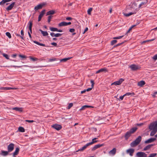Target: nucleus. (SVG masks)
Instances as JSON below:
<instances>
[{"instance_id": "4", "label": "nucleus", "mask_w": 157, "mask_h": 157, "mask_svg": "<svg viewBox=\"0 0 157 157\" xmlns=\"http://www.w3.org/2000/svg\"><path fill=\"white\" fill-rule=\"evenodd\" d=\"M14 144L13 143H10L7 147L8 151L9 152L12 151L14 148Z\"/></svg>"}, {"instance_id": "35", "label": "nucleus", "mask_w": 157, "mask_h": 157, "mask_svg": "<svg viewBox=\"0 0 157 157\" xmlns=\"http://www.w3.org/2000/svg\"><path fill=\"white\" fill-rule=\"evenodd\" d=\"M58 60V59L56 58H52V59H48V62H52V61H56V60Z\"/></svg>"}, {"instance_id": "50", "label": "nucleus", "mask_w": 157, "mask_h": 157, "mask_svg": "<svg viewBox=\"0 0 157 157\" xmlns=\"http://www.w3.org/2000/svg\"><path fill=\"white\" fill-rule=\"evenodd\" d=\"M90 82H91V83L92 84L91 86L92 87V88H93L94 86V81L93 80L91 79L90 80Z\"/></svg>"}, {"instance_id": "3", "label": "nucleus", "mask_w": 157, "mask_h": 157, "mask_svg": "<svg viewBox=\"0 0 157 157\" xmlns=\"http://www.w3.org/2000/svg\"><path fill=\"white\" fill-rule=\"evenodd\" d=\"M129 67L133 71H135L139 70L141 67H138L137 65L134 64L131 65Z\"/></svg>"}, {"instance_id": "7", "label": "nucleus", "mask_w": 157, "mask_h": 157, "mask_svg": "<svg viewBox=\"0 0 157 157\" xmlns=\"http://www.w3.org/2000/svg\"><path fill=\"white\" fill-rule=\"evenodd\" d=\"M52 127L57 130H59L62 128V126L59 124H54L52 126Z\"/></svg>"}, {"instance_id": "24", "label": "nucleus", "mask_w": 157, "mask_h": 157, "mask_svg": "<svg viewBox=\"0 0 157 157\" xmlns=\"http://www.w3.org/2000/svg\"><path fill=\"white\" fill-rule=\"evenodd\" d=\"M145 83V82L144 81L142 80L138 82V85L142 87L144 86Z\"/></svg>"}, {"instance_id": "21", "label": "nucleus", "mask_w": 157, "mask_h": 157, "mask_svg": "<svg viewBox=\"0 0 157 157\" xmlns=\"http://www.w3.org/2000/svg\"><path fill=\"white\" fill-rule=\"evenodd\" d=\"M98 138H95L92 140L91 142L89 143L90 145H91L94 143H95L98 141V140H96Z\"/></svg>"}, {"instance_id": "27", "label": "nucleus", "mask_w": 157, "mask_h": 157, "mask_svg": "<svg viewBox=\"0 0 157 157\" xmlns=\"http://www.w3.org/2000/svg\"><path fill=\"white\" fill-rule=\"evenodd\" d=\"M33 42L39 45L44 46V47L45 46V44H43L40 43L36 41H34Z\"/></svg>"}, {"instance_id": "26", "label": "nucleus", "mask_w": 157, "mask_h": 157, "mask_svg": "<svg viewBox=\"0 0 157 157\" xmlns=\"http://www.w3.org/2000/svg\"><path fill=\"white\" fill-rule=\"evenodd\" d=\"M66 22L65 21L59 23L58 24V26L59 27H61L63 26H66Z\"/></svg>"}, {"instance_id": "33", "label": "nucleus", "mask_w": 157, "mask_h": 157, "mask_svg": "<svg viewBox=\"0 0 157 157\" xmlns=\"http://www.w3.org/2000/svg\"><path fill=\"white\" fill-rule=\"evenodd\" d=\"M18 130L21 132H24L25 131V129L22 127H20L18 128Z\"/></svg>"}, {"instance_id": "1", "label": "nucleus", "mask_w": 157, "mask_h": 157, "mask_svg": "<svg viewBox=\"0 0 157 157\" xmlns=\"http://www.w3.org/2000/svg\"><path fill=\"white\" fill-rule=\"evenodd\" d=\"M137 129V127H135L132 128L129 131L127 132L124 136V138L126 140H127L131 136V135L134 133Z\"/></svg>"}, {"instance_id": "16", "label": "nucleus", "mask_w": 157, "mask_h": 157, "mask_svg": "<svg viewBox=\"0 0 157 157\" xmlns=\"http://www.w3.org/2000/svg\"><path fill=\"white\" fill-rule=\"evenodd\" d=\"M19 150L20 149L18 147H16L15 151L12 154L13 156H15V155H17L19 153Z\"/></svg>"}, {"instance_id": "18", "label": "nucleus", "mask_w": 157, "mask_h": 157, "mask_svg": "<svg viewBox=\"0 0 157 157\" xmlns=\"http://www.w3.org/2000/svg\"><path fill=\"white\" fill-rule=\"evenodd\" d=\"M29 29L31 33H32V26L33 25L32 21L30 20L29 22Z\"/></svg>"}, {"instance_id": "37", "label": "nucleus", "mask_w": 157, "mask_h": 157, "mask_svg": "<svg viewBox=\"0 0 157 157\" xmlns=\"http://www.w3.org/2000/svg\"><path fill=\"white\" fill-rule=\"evenodd\" d=\"M0 89L3 90H10L9 87H2L0 88Z\"/></svg>"}, {"instance_id": "31", "label": "nucleus", "mask_w": 157, "mask_h": 157, "mask_svg": "<svg viewBox=\"0 0 157 157\" xmlns=\"http://www.w3.org/2000/svg\"><path fill=\"white\" fill-rule=\"evenodd\" d=\"M135 93L133 92H132V93L128 92V93H127L126 94H125L124 95L125 96H129V95L133 96L135 95Z\"/></svg>"}, {"instance_id": "22", "label": "nucleus", "mask_w": 157, "mask_h": 157, "mask_svg": "<svg viewBox=\"0 0 157 157\" xmlns=\"http://www.w3.org/2000/svg\"><path fill=\"white\" fill-rule=\"evenodd\" d=\"M55 13V11L54 10H51L48 12L46 13L47 15H52Z\"/></svg>"}, {"instance_id": "19", "label": "nucleus", "mask_w": 157, "mask_h": 157, "mask_svg": "<svg viewBox=\"0 0 157 157\" xmlns=\"http://www.w3.org/2000/svg\"><path fill=\"white\" fill-rule=\"evenodd\" d=\"M116 152V149L115 148H113L112 150L110 151L109 152V154H112L114 155L115 154Z\"/></svg>"}, {"instance_id": "17", "label": "nucleus", "mask_w": 157, "mask_h": 157, "mask_svg": "<svg viewBox=\"0 0 157 157\" xmlns=\"http://www.w3.org/2000/svg\"><path fill=\"white\" fill-rule=\"evenodd\" d=\"M142 137L140 136H139L138 138L136 139L134 141L136 142L137 144H139L141 140Z\"/></svg>"}, {"instance_id": "30", "label": "nucleus", "mask_w": 157, "mask_h": 157, "mask_svg": "<svg viewBox=\"0 0 157 157\" xmlns=\"http://www.w3.org/2000/svg\"><path fill=\"white\" fill-rule=\"evenodd\" d=\"M147 0H146V1H145L144 2H142L139 5V8H140L141 7V6H142L144 5H145L146 4V3H147Z\"/></svg>"}, {"instance_id": "42", "label": "nucleus", "mask_w": 157, "mask_h": 157, "mask_svg": "<svg viewBox=\"0 0 157 157\" xmlns=\"http://www.w3.org/2000/svg\"><path fill=\"white\" fill-rule=\"evenodd\" d=\"M150 148L149 145H147L144 148V151H146Z\"/></svg>"}, {"instance_id": "5", "label": "nucleus", "mask_w": 157, "mask_h": 157, "mask_svg": "<svg viewBox=\"0 0 157 157\" xmlns=\"http://www.w3.org/2000/svg\"><path fill=\"white\" fill-rule=\"evenodd\" d=\"M124 79L122 78H120L119 80L111 84V85H120L124 81Z\"/></svg>"}, {"instance_id": "9", "label": "nucleus", "mask_w": 157, "mask_h": 157, "mask_svg": "<svg viewBox=\"0 0 157 157\" xmlns=\"http://www.w3.org/2000/svg\"><path fill=\"white\" fill-rule=\"evenodd\" d=\"M137 156L138 157H147V155L143 152H138L136 154Z\"/></svg>"}, {"instance_id": "11", "label": "nucleus", "mask_w": 157, "mask_h": 157, "mask_svg": "<svg viewBox=\"0 0 157 157\" xmlns=\"http://www.w3.org/2000/svg\"><path fill=\"white\" fill-rule=\"evenodd\" d=\"M108 70L107 69L105 68H102L96 72V74H98L100 72H108Z\"/></svg>"}, {"instance_id": "20", "label": "nucleus", "mask_w": 157, "mask_h": 157, "mask_svg": "<svg viewBox=\"0 0 157 157\" xmlns=\"http://www.w3.org/2000/svg\"><path fill=\"white\" fill-rule=\"evenodd\" d=\"M13 110H15L17 111H19L20 112H21L23 111V109L22 108L17 107H15L12 108Z\"/></svg>"}, {"instance_id": "64", "label": "nucleus", "mask_w": 157, "mask_h": 157, "mask_svg": "<svg viewBox=\"0 0 157 157\" xmlns=\"http://www.w3.org/2000/svg\"><path fill=\"white\" fill-rule=\"evenodd\" d=\"M88 30V28H87V27L86 28L84 32L83 33V34H84L85 33V32H86V31H87Z\"/></svg>"}, {"instance_id": "62", "label": "nucleus", "mask_w": 157, "mask_h": 157, "mask_svg": "<svg viewBox=\"0 0 157 157\" xmlns=\"http://www.w3.org/2000/svg\"><path fill=\"white\" fill-rule=\"evenodd\" d=\"M86 107V108H93L94 107L93 106H90V105H85Z\"/></svg>"}, {"instance_id": "39", "label": "nucleus", "mask_w": 157, "mask_h": 157, "mask_svg": "<svg viewBox=\"0 0 157 157\" xmlns=\"http://www.w3.org/2000/svg\"><path fill=\"white\" fill-rule=\"evenodd\" d=\"M157 153H152L150 154V155L147 157H155L157 155Z\"/></svg>"}, {"instance_id": "58", "label": "nucleus", "mask_w": 157, "mask_h": 157, "mask_svg": "<svg viewBox=\"0 0 157 157\" xmlns=\"http://www.w3.org/2000/svg\"><path fill=\"white\" fill-rule=\"evenodd\" d=\"M56 34H55L54 33H50V35L52 37H55V35Z\"/></svg>"}, {"instance_id": "46", "label": "nucleus", "mask_w": 157, "mask_h": 157, "mask_svg": "<svg viewBox=\"0 0 157 157\" xmlns=\"http://www.w3.org/2000/svg\"><path fill=\"white\" fill-rule=\"evenodd\" d=\"M73 104L72 103H70L68 106H67V109H70L72 106H73Z\"/></svg>"}, {"instance_id": "36", "label": "nucleus", "mask_w": 157, "mask_h": 157, "mask_svg": "<svg viewBox=\"0 0 157 157\" xmlns=\"http://www.w3.org/2000/svg\"><path fill=\"white\" fill-rule=\"evenodd\" d=\"M126 42V40H125L123 42H122L121 43H118V44H117L114 45L113 47L114 48H115V47H116L117 46H120L122 44H123L124 42Z\"/></svg>"}, {"instance_id": "59", "label": "nucleus", "mask_w": 157, "mask_h": 157, "mask_svg": "<svg viewBox=\"0 0 157 157\" xmlns=\"http://www.w3.org/2000/svg\"><path fill=\"white\" fill-rule=\"evenodd\" d=\"M26 122H27L29 123H32L34 122L33 120H25Z\"/></svg>"}, {"instance_id": "41", "label": "nucleus", "mask_w": 157, "mask_h": 157, "mask_svg": "<svg viewBox=\"0 0 157 157\" xmlns=\"http://www.w3.org/2000/svg\"><path fill=\"white\" fill-rule=\"evenodd\" d=\"M117 42V41L116 40H112L111 42V44L112 45H114V44L116 43Z\"/></svg>"}, {"instance_id": "40", "label": "nucleus", "mask_w": 157, "mask_h": 157, "mask_svg": "<svg viewBox=\"0 0 157 157\" xmlns=\"http://www.w3.org/2000/svg\"><path fill=\"white\" fill-rule=\"evenodd\" d=\"M30 59L33 61H36L38 60V59L35 57H32L31 56L29 57Z\"/></svg>"}, {"instance_id": "38", "label": "nucleus", "mask_w": 157, "mask_h": 157, "mask_svg": "<svg viewBox=\"0 0 157 157\" xmlns=\"http://www.w3.org/2000/svg\"><path fill=\"white\" fill-rule=\"evenodd\" d=\"M6 36H7L9 38H11V34L9 32H6Z\"/></svg>"}, {"instance_id": "12", "label": "nucleus", "mask_w": 157, "mask_h": 157, "mask_svg": "<svg viewBox=\"0 0 157 157\" xmlns=\"http://www.w3.org/2000/svg\"><path fill=\"white\" fill-rule=\"evenodd\" d=\"M15 2H13L11 4L8 6L6 8V10L8 11H9L11 10L13 7L14 6L15 4Z\"/></svg>"}, {"instance_id": "43", "label": "nucleus", "mask_w": 157, "mask_h": 157, "mask_svg": "<svg viewBox=\"0 0 157 157\" xmlns=\"http://www.w3.org/2000/svg\"><path fill=\"white\" fill-rule=\"evenodd\" d=\"M52 15H49L48 17V23H49L51 21V20L52 18Z\"/></svg>"}, {"instance_id": "55", "label": "nucleus", "mask_w": 157, "mask_h": 157, "mask_svg": "<svg viewBox=\"0 0 157 157\" xmlns=\"http://www.w3.org/2000/svg\"><path fill=\"white\" fill-rule=\"evenodd\" d=\"M45 12V10H43L41 12V13L40 14L41 15H42V16H43L44 15V14Z\"/></svg>"}, {"instance_id": "53", "label": "nucleus", "mask_w": 157, "mask_h": 157, "mask_svg": "<svg viewBox=\"0 0 157 157\" xmlns=\"http://www.w3.org/2000/svg\"><path fill=\"white\" fill-rule=\"evenodd\" d=\"M51 45L55 46H57V44L55 42H52L51 43Z\"/></svg>"}, {"instance_id": "47", "label": "nucleus", "mask_w": 157, "mask_h": 157, "mask_svg": "<svg viewBox=\"0 0 157 157\" xmlns=\"http://www.w3.org/2000/svg\"><path fill=\"white\" fill-rule=\"evenodd\" d=\"M155 40V39H151V40H144V41L143 42V43H146V42H149V41H153L154 40Z\"/></svg>"}, {"instance_id": "54", "label": "nucleus", "mask_w": 157, "mask_h": 157, "mask_svg": "<svg viewBox=\"0 0 157 157\" xmlns=\"http://www.w3.org/2000/svg\"><path fill=\"white\" fill-rule=\"evenodd\" d=\"M75 31V29H69V31L71 33H73Z\"/></svg>"}, {"instance_id": "8", "label": "nucleus", "mask_w": 157, "mask_h": 157, "mask_svg": "<svg viewBox=\"0 0 157 157\" xmlns=\"http://www.w3.org/2000/svg\"><path fill=\"white\" fill-rule=\"evenodd\" d=\"M134 152V149L133 148L129 149L126 151V153L128 154H129L131 156H132L133 155Z\"/></svg>"}, {"instance_id": "44", "label": "nucleus", "mask_w": 157, "mask_h": 157, "mask_svg": "<svg viewBox=\"0 0 157 157\" xmlns=\"http://www.w3.org/2000/svg\"><path fill=\"white\" fill-rule=\"evenodd\" d=\"M92 8H89L87 11L88 14L89 15H90L91 14V12L92 11Z\"/></svg>"}, {"instance_id": "52", "label": "nucleus", "mask_w": 157, "mask_h": 157, "mask_svg": "<svg viewBox=\"0 0 157 157\" xmlns=\"http://www.w3.org/2000/svg\"><path fill=\"white\" fill-rule=\"evenodd\" d=\"M152 58L155 60L157 59V54L155 55L153 57H152Z\"/></svg>"}, {"instance_id": "15", "label": "nucleus", "mask_w": 157, "mask_h": 157, "mask_svg": "<svg viewBox=\"0 0 157 157\" xmlns=\"http://www.w3.org/2000/svg\"><path fill=\"white\" fill-rule=\"evenodd\" d=\"M9 152L8 151H5L2 150L0 153V155L3 156H6L9 154Z\"/></svg>"}, {"instance_id": "14", "label": "nucleus", "mask_w": 157, "mask_h": 157, "mask_svg": "<svg viewBox=\"0 0 157 157\" xmlns=\"http://www.w3.org/2000/svg\"><path fill=\"white\" fill-rule=\"evenodd\" d=\"M156 140L155 138H151L145 141V143L147 144L153 142Z\"/></svg>"}, {"instance_id": "23", "label": "nucleus", "mask_w": 157, "mask_h": 157, "mask_svg": "<svg viewBox=\"0 0 157 157\" xmlns=\"http://www.w3.org/2000/svg\"><path fill=\"white\" fill-rule=\"evenodd\" d=\"M39 31L41 32L44 36H46L48 35L47 31H44L40 29H39Z\"/></svg>"}, {"instance_id": "13", "label": "nucleus", "mask_w": 157, "mask_h": 157, "mask_svg": "<svg viewBox=\"0 0 157 157\" xmlns=\"http://www.w3.org/2000/svg\"><path fill=\"white\" fill-rule=\"evenodd\" d=\"M90 145L88 143L86 144V145H85L84 146L82 147V148H80V149H79L78 150L76 151V152H77L78 151H83L88 146Z\"/></svg>"}, {"instance_id": "2", "label": "nucleus", "mask_w": 157, "mask_h": 157, "mask_svg": "<svg viewBox=\"0 0 157 157\" xmlns=\"http://www.w3.org/2000/svg\"><path fill=\"white\" fill-rule=\"evenodd\" d=\"M148 128L150 130H157V121L150 123L148 126Z\"/></svg>"}, {"instance_id": "49", "label": "nucleus", "mask_w": 157, "mask_h": 157, "mask_svg": "<svg viewBox=\"0 0 157 157\" xmlns=\"http://www.w3.org/2000/svg\"><path fill=\"white\" fill-rule=\"evenodd\" d=\"M3 56L5 57L7 59H9V57L8 55L5 53L3 54Z\"/></svg>"}, {"instance_id": "25", "label": "nucleus", "mask_w": 157, "mask_h": 157, "mask_svg": "<svg viewBox=\"0 0 157 157\" xmlns=\"http://www.w3.org/2000/svg\"><path fill=\"white\" fill-rule=\"evenodd\" d=\"M12 0H2L0 2V4L1 5H3L6 2H9L12 1Z\"/></svg>"}, {"instance_id": "45", "label": "nucleus", "mask_w": 157, "mask_h": 157, "mask_svg": "<svg viewBox=\"0 0 157 157\" xmlns=\"http://www.w3.org/2000/svg\"><path fill=\"white\" fill-rule=\"evenodd\" d=\"M62 35V34L59 33H57L55 34V37H59L61 36Z\"/></svg>"}, {"instance_id": "28", "label": "nucleus", "mask_w": 157, "mask_h": 157, "mask_svg": "<svg viewBox=\"0 0 157 157\" xmlns=\"http://www.w3.org/2000/svg\"><path fill=\"white\" fill-rule=\"evenodd\" d=\"M138 144H137V143L135 142L134 141L132 142L131 144H130V146L132 147H135Z\"/></svg>"}, {"instance_id": "63", "label": "nucleus", "mask_w": 157, "mask_h": 157, "mask_svg": "<svg viewBox=\"0 0 157 157\" xmlns=\"http://www.w3.org/2000/svg\"><path fill=\"white\" fill-rule=\"evenodd\" d=\"M21 35H22V36H24V31L23 30H22L21 31Z\"/></svg>"}, {"instance_id": "34", "label": "nucleus", "mask_w": 157, "mask_h": 157, "mask_svg": "<svg viewBox=\"0 0 157 157\" xmlns=\"http://www.w3.org/2000/svg\"><path fill=\"white\" fill-rule=\"evenodd\" d=\"M50 29L51 31L53 32L55 31H57V30H58V29L57 28H54V27H50Z\"/></svg>"}, {"instance_id": "48", "label": "nucleus", "mask_w": 157, "mask_h": 157, "mask_svg": "<svg viewBox=\"0 0 157 157\" xmlns=\"http://www.w3.org/2000/svg\"><path fill=\"white\" fill-rule=\"evenodd\" d=\"M43 16L42 15L40 14L38 16V21H40L42 17Z\"/></svg>"}, {"instance_id": "32", "label": "nucleus", "mask_w": 157, "mask_h": 157, "mask_svg": "<svg viewBox=\"0 0 157 157\" xmlns=\"http://www.w3.org/2000/svg\"><path fill=\"white\" fill-rule=\"evenodd\" d=\"M71 58H64L62 59H61L60 60L59 62H65L67 61V60H69Z\"/></svg>"}, {"instance_id": "61", "label": "nucleus", "mask_w": 157, "mask_h": 157, "mask_svg": "<svg viewBox=\"0 0 157 157\" xmlns=\"http://www.w3.org/2000/svg\"><path fill=\"white\" fill-rule=\"evenodd\" d=\"M92 88H92V87H91V88H88V89H87L86 90V91H90V90H92Z\"/></svg>"}, {"instance_id": "29", "label": "nucleus", "mask_w": 157, "mask_h": 157, "mask_svg": "<svg viewBox=\"0 0 157 157\" xmlns=\"http://www.w3.org/2000/svg\"><path fill=\"white\" fill-rule=\"evenodd\" d=\"M150 135L151 136H154L157 132V130H151Z\"/></svg>"}, {"instance_id": "6", "label": "nucleus", "mask_w": 157, "mask_h": 157, "mask_svg": "<svg viewBox=\"0 0 157 157\" xmlns=\"http://www.w3.org/2000/svg\"><path fill=\"white\" fill-rule=\"evenodd\" d=\"M45 5L46 3L45 2H43L40 4L35 7L34 10H38L41 9L42 8L43 6Z\"/></svg>"}, {"instance_id": "60", "label": "nucleus", "mask_w": 157, "mask_h": 157, "mask_svg": "<svg viewBox=\"0 0 157 157\" xmlns=\"http://www.w3.org/2000/svg\"><path fill=\"white\" fill-rule=\"evenodd\" d=\"M125 96L124 95V94L123 96H120V99L122 100L123 99L124 97Z\"/></svg>"}, {"instance_id": "51", "label": "nucleus", "mask_w": 157, "mask_h": 157, "mask_svg": "<svg viewBox=\"0 0 157 157\" xmlns=\"http://www.w3.org/2000/svg\"><path fill=\"white\" fill-rule=\"evenodd\" d=\"M86 107L85 105H84L83 106H82L81 108L80 109V111H82V110H84L86 109Z\"/></svg>"}, {"instance_id": "10", "label": "nucleus", "mask_w": 157, "mask_h": 157, "mask_svg": "<svg viewBox=\"0 0 157 157\" xmlns=\"http://www.w3.org/2000/svg\"><path fill=\"white\" fill-rule=\"evenodd\" d=\"M104 145L103 144H98L96 145H95L91 149L92 151H94L97 148H99L102 146H103Z\"/></svg>"}, {"instance_id": "56", "label": "nucleus", "mask_w": 157, "mask_h": 157, "mask_svg": "<svg viewBox=\"0 0 157 157\" xmlns=\"http://www.w3.org/2000/svg\"><path fill=\"white\" fill-rule=\"evenodd\" d=\"M19 56L20 57H21V58H26V57L25 56V55H19Z\"/></svg>"}, {"instance_id": "57", "label": "nucleus", "mask_w": 157, "mask_h": 157, "mask_svg": "<svg viewBox=\"0 0 157 157\" xmlns=\"http://www.w3.org/2000/svg\"><path fill=\"white\" fill-rule=\"evenodd\" d=\"M72 18L70 17H67L66 18V20H71Z\"/></svg>"}]
</instances>
